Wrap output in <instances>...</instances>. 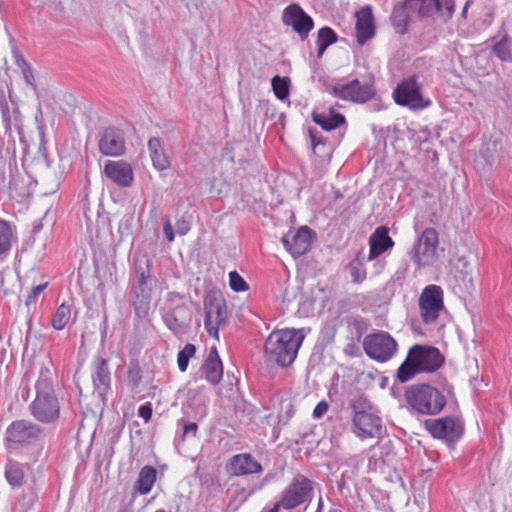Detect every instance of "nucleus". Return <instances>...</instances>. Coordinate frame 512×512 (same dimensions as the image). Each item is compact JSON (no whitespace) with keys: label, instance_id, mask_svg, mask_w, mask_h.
<instances>
[{"label":"nucleus","instance_id":"57","mask_svg":"<svg viewBox=\"0 0 512 512\" xmlns=\"http://www.w3.org/2000/svg\"><path fill=\"white\" fill-rule=\"evenodd\" d=\"M40 135H41V137H43V136H44V132H43V130H42V129H40Z\"/></svg>","mask_w":512,"mask_h":512},{"label":"nucleus","instance_id":"28","mask_svg":"<svg viewBox=\"0 0 512 512\" xmlns=\"http://www.w3.org/2000/svg\"><path fill=\"white\" fill-rule=\"evenodd\" d=\"M406 5L420 17H429L441 10L440 0H406Z\"/></svg>","mask_w":512,"mask_h":512},{"label":"nucleus","instance_id":"17","mask_svg":"<svg viewBox=\"0 0 512 512\" xmlns=\"http://www.w3.org/2000/svg\"><path fill=\"white\" fill-rule=\"evenodd\" d=\"M103 172L111 182L121 188H128L134 182L133 168L123 160H109L105 164Z\"/></svg>","mask_w":512,"mask_h":512},{"label":"nucleus","instance_id":"6","mask_svg":"<svg viewBox=\"0 0 512 512\" xmlns=\"http://www.w3.org/2000/svg\"><path fill=\"white\" fill-rule=\"evenodd\" d=\"M396 104L410 110H421L431 105V100L423 95L422 85L416 76L403 79L393 91Z\"/></svg>","mask_w":512,"mask_h":512},{"label":"nucleus","instance_id":"48","mask_svg":"<svg viewBox=\"0 0 512 512\" xmlns=\"http://www.w3.org/2000/svg\"><path fill=\"white\" fill-rule=\"evenodd\" d=\"M309 134H310L313 149H315L319 144L322 143V141H321L320 137L317 136V132L310 130Z\"/></svg>","mask_w":512,"mask_h":512},{"label":"nucleus","instance_id":"19","mask_svg":"<svg viewBox=\"0 0 512 512\" xmlns=\"http://www.w3.org/2000/svg\"><path fill=\"white\" fill-rule=\"evenodd\" d=\"M282 243L293 257H299L305 254L311 245V230L307 226H303L296 232L283 236Z\"/></svg>","mask_w":512,"mask_h":512},{"label":"nucleus","instance_id":"44","mask_svg":"<svg viewBox=\"0 0 512 512\" xmlns=\"http://www.w3.org/2000/svg\"><path fill=\"white\" fill-rule=\"evenodd\" d=\"M329 409V404L327 401H320L313 410V417L315 419H320Z\"/></svg>","mask_w":512,"mask_h":512},{"label":"nucleus","instance_id":"2","mask_svg":"<svg viewBox=\"0 0 512 512\" xmlns=\"http://www.w3.org/2000/svg\"><path fill=\"white\" fill-rule=\"evenodd\" d=\"M304 337L302 330L295 328L273 331L264 345L266 361L281 367L289 366L296 359Z\"/></svg>","mask_w":512,"mask_h":512},{"label":"nucleus","instance_id":"46","mask_svg":"<svg viewBox=\"0 0 512 512\" xmlns=\"http://www.w3.org/2000/svg\"><path fill=\"white\" fill-rule=\"evenodd\" d=\"M148 149H149L150 155L156 151L161 150L162 147H161L160 138H157V137L150 138L148 141Z\"/></svg>","mask_w":512,"mask_h":512},{"label":"nucleus","instance_id":"12","mask_svg":"<svg viewBox=\"0 0 512 512\" xmlns=\"http://www.w3.org/2000/svg\"><path fill=\"white\" fill-rule=\"evenodd\" d=\"M281 20L283 25L292 30L304 41L314 28V20L298 3H291L284 8Z\"/></svg>","mask_w":512,"mask_h":512},{"label":"nucleus","instance_id":"34","mask_svg":"<svg viewBox=\"0 0 512 512\" xmlns=\"http://www.w3.org/2000/svg\"><path fill=\"white\" fill-rule=\"evenodd\" d=\"M271 84L274 94L279 100H285L289 96L290 79L288 77L276 75L272 78Z\"/></svg>","mask_w":512,"mask_h":512},{"label":"nucleus","instance_id":"51","mask_svg":"<svg viewBox=\"0 0 512 512\" xmlns=\"http://www.w3.org/2000/svg\"><path fill=\"white\" fill-rule=\"evenodd\" d=\"M281 507L283 508V504H281L280 500L274 505V507L269 512H278Z\"/></svg>","mask_w":512,"mask_h":512},{"label":"nucleus","instance_id":"14","mask_svg":"<svg viewBox=\"0 0 512 512\" xmlns=\"http://www.w3.org/2000/svg\"><path fill=\"white\" fill-rule=\"evenodd\" d=\"M420 314L426 324H431L439 317L444 308L443 290L437 285L426 286L419 297Z\"/></svg>","mask_w":512,"mask_h":512},{"label":"nucleus","instance_id":"8","mask_svg":"<svg viewBox=\"0 0 512 512\" xmlns=\"http://www.w3.org/2000/svg\"><path fill=\"white\" fill-rule=\"evenodd\" d=\"M313 495V482L302 474H297L283 491L281 504L286 510L293 509L311 500Z\"/></svg>","mask_w":512,"mask_h":512},{"label":"nucleus","instance_id":"20","mask_svg":"<svg viewBox=\"0 0 512 512\" xmlns=\"http://www.w3.org/2000/svg\"><path fill=\"white\" fill-rule=\"evenodd\" d=\"M92 381L94 391L104 400L110 389L111 375L108 362L101 356L94 358L92 363Z\"/></svg>","mask_w":512,"mask_h":512},{"label":"nucleus","instance_id":"7","mask_svg":"<svg viewBox=\"0 0 512 512\" xmlns=\"http://www.w3.org/2000/svg\"><path fill=\"white\" fill-rule=\"evenodd\" d=\"M363 348L370 359L384 363L394 357L398 345L389 333L380 331L366 335L363 340Z\"/></svg>","mask_w":512,"mask_h":512},{"label":"nucleus","instance_id":"40","mask_svg":"<svg viewBox=\"0 0 512 512\" xmlns=\"http://www.w3.org/2000/svg\"><path fill=\"white\" fill-rule=\"evenodd\" d=\"M494 54L502 61L512 60V53L506 42H498L493 47Z\"/></svg>","mask_w":512,"mask_h":512},{"label":"nucleus","instance_id":"32","mask_svg":"<svg viewBox=\"0 0 512 512\" xmlns=\"http://www.w3.org/2000/svg\"><path fill=\"white\" fill-rule=\"evenodd\" d=\"M14 234L9 222L0 219V257L7 256L12 248Z\"/></svg>","mask_w":512,"mask_h":512},{"label":"nucleus","instance_id":"47","mask_svg":"<svg viewBox=\"0 0 512 512\" xmlns=\"http://www.w3.org/2000/svg\"><path fill=\"white\" fill-rule=\"evenodd\" d=\"M164 234L169 242L174 240V231L171 223L166 221L163 227Z\"/></svg>","mask_w":512,"mask_h":512},{"label":"nucleus","instance_id":"1","mask_svg":"<svg viewBox=\"0 0 512 512\" xmlns=\"http://www.w3.org/2000/svg\"><path fill=\"white\" fill-rule=\"evenodd\" d=\"M54 376L48 366H41L35 383L36 397L29 409L31 415L39 422L50 424L60 417V402L55 394Z\"/></svg>","mask_w":512,"mask_h":512},{"label":"nucleus","instance_id":"55","mask_svg":"<svg viewBox=\"0 0 512 512\" xmlns=\"http://www.w3.org/2000/svg\"><path fill=\"white\" fill-rule=\"evenodd\" d=\"M468 4H469V2L466 3V5H465V7L463 9V12H462L463 15H465V13L467 12Z\"/></svg>","mask_w":512,"mask_h":512},{"label":"nucleus","instance_id":"11","mask_svg":"<svg viewBox=\"0 0 512 512\" xmlns=\"http://www.w3.org/2000/svg\"><path fill=\"white\" fill-rule=\"evenodd\" d=\"M42 438V428L28 420L13 421L6 429V440L10 445H29Z\"/></svg>","mask_w":512,"mask_h":512},{"label":"nucleus","instance_id":"27","mask_svg":"<svg viewBox=\"0 0 512 512\" xmlns=\"http://www.w3.org/2000/svg\"><path fill=\"white\" fill-rule=\"evenodd\" d=\"M4 476L13 489L20 488L25 482L24 464L9 459L5 464Z\"/></svg>","mask_w":512,"mask_h":512},{"label":"nucleus","instance_id":"18","mask_svg":"<svg viewBox=\"0 0 512 512\" xmlns=\"http://www.w3.org/2000/svg\"><path fill=\"white\" fill-rule=\"evenodd\" d=\"M227 470L232 476L239 477L260 474L263 467L250 453H239L230 458Z\"/></svg>","mask_w":512,"mask_h":512},{"label":"nucleus","instance_id":"49","mask_svg":"<svg viewBox=\"0 0 512 512\" xmlns=\"http://www.w3.org/2000/svg\"><path fill=\"white\" fill-rule=\"evenodd\" d=\"M322 508H323V500H322V498H320L315 512H322ZM328 512H343V511L340 508H331Z\"/></svg>","mask_w":512,"mask_h":512},{"label":"nucleus","instance_id":"50","mask_svg":"<svg viewBox=\"0 0 512 512\" xmlns=\"http://www.w3.org/2000/svg\"><path fill=\"white\" fill-rule=\"evenodd\" d=\"M316 45H317V58H321L323 56L325 50L328 48V46L321 44V43H316Z\"/></svg>","mask_w":512,"mask_h":512},{"label":"nucleus","instance_id":"16","mask_svg":"<svg viewBox=\"0 0 512 512\" xmlns=\"http://www.w3.org/2000/svg\"><path fill=\"white\" fill-rule=\"evenodd\" d=\"M204 326L209 336L218 339L219 329L226 322L227 310L224 300L210 299L205 302Z\"/></svg>","mask_w":512,"mask_h":512},{"label":"nucleus","instance_id":"23","mask_svg":"<svg viewBox=\"0 0 512 512\" xmlns=\"http://www.w3.org/2000/svg\"><path fill=\"white\" fill-rule=\"evenodd\" d=\"M356 38L360 45L365 44L375 34L374 17L372 7L367 5L355 13Z\"/></svg>","mask_w":512,"mask_h":512},{"label":"nucleus","instance_id":"22","mask_svg":"<svg viewBox=\"0 0 512 512\" xmlns=\"http://www.w3.org/2000/svg\"><path fill=\"white\" fill-rule=\"evenodd\" d=\"M98 147L105 156L117 157L124 153L125 142L122 133L115 128H108L101 136Z\"/></svg>","mask_w":512,"mask_h":512},{"label":"nucleus","instance_id":"35","mask_svg":"<svg viewBox=\"0 0 512 512\" xmlns=\"http://www.w3.org/2000/svg\"><path fill=\"white\" fill-rule=\"evenodd\" d=\"M71 318V309L65 303H62L56 310L52 318V326L56 330H62Z\"/></svg>","mask_w":512,"mask_h":512},{"label":"nucleus","instance_id":"15","mask_svg":"<svg viewBox=\"0 0 512 512\" xmlns=\"http://www.w3.org/2000/svg\"><path fill=\"white\" fill-rule=\"evenodd\" d=\"M151 283L149 270L137 269V284L133 287L134 311L139 318H144L149 311L151 301Z\"/></svg>","mask_w":512,"mask_h":512},{"label":"nucleus","instance_id":"4","mask_svg":"<svg viewBox=\"0 0 512 512\" xmlns=\"http://www.w3.org/2000/svg\"><path fill=\"white\" fill-rule=\"evenodd\" d=\"M352 431L360 439L379 438L383 431L379 411L366 398L360 397L351 404Z\"/></svg>","mask_w":512,"mask_h":512},{"label":"nucleus","instance_id":"45","mask_svg":"<svg viewBox=\"0 0 512 512\" xmlns=\"http://www.w3.org/2000/svg\"><path fill=\"white\" fill-rule=\"evenodd\" d=\"M198 430V426L196 423H185L183 425V438L186 436L195 437Z\"/></svg>","mask_w":512,"mask_h":512},{"label":"nucleus","instance_id":"52","mask_svg":"<svg viewBox=\"0 0 512 512\" xmlns=\"http://www.w3.org/2000/svg\"><path fill=\"white\" fill-rule=\"evenodd\" d=\"M189 230V227L188 226H183L181 228H178V233L181 234V235H185Z\"/></svg>","mask_w":512,"mask_h":512},{"label":"nucleus","instance_id":"39","mask_svg":"<svg viewBox=\"0 0 512 512\" xmlns=\"http://www.w3.org/2000/svg\"><path fill=\"white\" fill-rule=\"evenodd\" d=\"M154 168L159 171L167 170L170 167V160L163 149L150 155Z\"/></svg>","mask_w":512,"mask_h":512},{"label":"nucleus","instance_id":"3","mask_svg":"<svg viewBox=\"0 0 512 512\" xmlns=\"http://www.w3.org/2000/svg\"><path fill=\"white\" fill-rule=\"evenodd\" d=\"M443 362L444 357L439 349L416 344L409 349L406 359L398 368L397 379L401 383L408 382L418 373L435 372Z\"/></svg>","mask_w":512,"mask_h":512},{"label":"nucleus","instance_id":"33","mask_svg":"<svg viewBox=\"0 0 512 512\" xmlns=\"http://www.w3.org/2000/svg\"><path fill=\"white\" fill-rule=\"evenodd\" d=\"M15 58L16 65L21 70L25 83L29 85L35 93H37L38 87L36 85L31 66L22 55H16Z\"/></svg>","mask_w":512,"mask_h":512},{"label":"nucleus","instance_id":"24","mask_svg":"<svg viewBox=\"0 0 512 512\" xmlns=\"http://www.w3.org/2000/svg\"><path fill=\"white\" fill-rule=\"evenodd\" d=\"M369 246L368 260H373L392 248L394 241L389 236L388 229L382 226L378 227L370 236Z\"/></svg>","mask_w":512,"mask_h":512},{"label":"nucleus","instance_id":"42","mask_svg":"<svg viewBox=\"0 0 512 512\" xmlns=\"http://www.w3.org/2000/svg\"><path fill=\"white\" fill-rule=\"evenodd\" d=\"M129 382L133 386H137L141 380L140 368L137 364L130 365L127 373Z\"/></svg>","mask_w":512,"mask_h":512},{"label":"nucleus","instance_id":"26","mask_svg":"<svg viewBox=\"0 0 512 512\" xmlns=\"http://www.w3.org/2000/svg\"><path fill=\"white\" fill-rule=\"evenodd\" d=\"M203 372L206 380L211 384H217L222 379L223 366L216 348H212L210 350L209 355L203 364Z\"/></svg>","mask_w":512,"mask_h":512},{"label":"nucleus","instance_id":"38","mask_svg":"<svg viewBox=\"0 0 512 512\" xmlns=\"http://www.w3.org/2000/svg\"><path fill=\"white\" fill-rule=\"evenodd\" d=\"M229 285L235 292H245L249 289L247 282L235 270L229 272Z\"/></svg>","mask_w":512,"mask_h":512},{"label":"nucleus","instance_id":"43","mask_svg":"<svg viewBox=\"0 0 512 512\" xmlns=\"http://www.w3.org/2000/svg\"><path fill=\"white\" fill-rule=\"evenodd\" d=\"M152 405L147 402L138 408V416L141 417L146 423L151 420L152 417Z\"/></svg>","mask_w":512,"mask_h":512},{"label":"nucleus","instance_id":"36","mask_svg":"<svg viewBox=\"0 0 512 512\" xmlns=\"http://www.w3.org/2000/svg\"><path fill=\"white\" fill-rule=\"evenodd\" d=\"M196 348L193 344H186L177 355V365L181 372H185L188 367L189 359L194 356Z\"/></svg>","mask_w":512,"mask_h":512},{"label":"nucleus","instance_id":"53","mask_svg":"<svg viewBox=\"0 0 512 512\" xmlns=\"http://www.w3.org/2000/svg\"><path fill=\"white\" fill-rule=\"evenodd\" d=\"M120 512H134L132 507H125Z\"/></svg>","mask_w":512,"mask_h":512},{"label":"nucleus","instance_id":"41","mask_svg":"<svg viewBox=\"0 0 512 512\" xmlns=\"http://www.w3.org/2000/svg\"><path fill=\"white\" fill-rule=\"evenodd\" d=\"M48 283L45 282L43 284H39L37 286H34L31 291L28 294V297L26 299V305L29 306L32 303L36 302L37 297L46 289Z\"/></svg>","mask_w":512,"mask_h":512},{"label":"nucleus","instance_id":"29","mask_svg":"<svg viewBox=\"0 0 512 512\" xmlns=\"http://www.w3.org/2000/svg\"><path fill=\"white\" fill-rule=\"evenodd\" d=\"M313 121L326 131L338 128L345 122L342 114L330 110L328 113H313Z\"/></svg>","mask_w":512,"mask_h":512},{"label":"nucleus","instance_id":"21","mask_svg":"<svg viewBox=\"0 0 512 512\" xmlns=\"http://www.w3.org/2000/svg\"><path fill=\"white\" fill-rule=\"evenodd\" d=\"M163 320L175 335H182L190 324L191 314L187 306L177 305L164 313Z\"/></svg>","mask_w":512,"mask_h":512},{"label":"nucleus","instance_id":"9","mask_svg":"<svg viewBox=\"0 0 512 512\" xmlns=\"http://www.w3.org/2000/svg\"><path fill=\"white\" fill-rule=\"evenodd\" d=\"M424 426L433 438L443 440L446 443H454L459 440L464 429L463 422L453 416L427 419Z\"/></svg>","mask_w":512,"mask_h":512},{"label":"nucleus","instance_id":"54","mask_svg":"<svg viewBox=\"0 0 512 512\" xmlns=\"http://www.w3.org/2000/svg\"><path fill=\"white\" fill-rule=\"evenodd\" d=\"M445 5L447 6V8H450V6L452 5V0H445Z\"/></svg>","mask_w":512,"mask_h":512},{"label":"nucleus","instance_id":"10","mask_svg":"<svg viewBox=\"0 0 512 512\" xmlns=\"http://www.w3.org/2000/svg\"><path fill=\"white\" fill-rule=\"evenodd\" d=\"M329 92L336 98L355 103H365L376 94L373 84H362L358 79L347 83H336L329 88Z\"/></svg>","mask_w":512,"mask_h":512},{"label":"nucleus","instance_id":"25","mask_svg":"<svg viewBox=\"0 0 512 512\" xmlns=\"http://www.w3.org/2000/svg\"><path fill=\"white\" fill-rule=\"evenodd\" d=\"M417 15L406 5V0L394 6L390 21L395 31L398 34H405L407 32L408 23L413 17Z\"/></svg>","mask_w":512,"mask_h":512},{"label":"nucleus","instance_id":"31","mask_svg":"<svg viewBox=\"0 0 512 512\" xmlns=\"http://www.w3.org/2000/svg\"><path fill=\"white\" fill-rule=\"evenodd\" d=\"M347 268L353 283L360 284L366 279L365 257L361 253L356 255Z\"/></svg>","mask_w":512,"mask_h":512},{"label":"nucleus","instance_id":"5","mask_svg":"<svg viewBox=\"0 0 512 512\" xmlns=\"http://www.w3.org/2000/svg\"><path fill=\"white\" fill-rule=\"evenodd\" d=\"M404 396L409 407L423 415H436L446 405L445 396L428 384L412 385L407 388Z\"/></svg>","mask_w":512,"mask_h":512},{"label":"nucleus","instance_id":"30","mask_svg":"<svg viewBox=\"0 0 512 512\" xmlns=\"http://www.w3.org/2000/svg\"><path fill=\"white\" fill-rule=\"evenodd\" d=\"M156 469L152 466H144L140 472L136 482L137 490L140 494H147L151 491L156 481Z\"/></svg>","mask_w":512,"mask_h":512},{"label":"nucleus","instance_id":"56","mask_svg":"<svg viewBox=\"0 0 512 512\" xmlns=\"http://www.w3.org/2000/svg\"><path fill=\"white\" fill-rule=\"evenodd\" d=\"M155 512H166L164 509H158Z\"/></svg>","mask_w":512,"mask_h":512},{"label":"nucleus","instance_id":"37","mask_svg":"<svg viewBox=\"0 0 512 512\" xmlns=\"http://www.w3.org/2000/svg\"><path fill=\"white\" fill-rule=\"evenodd\" d=\"M337 39L338 36L335 31L328 26H324L318 30L316 43H321L329 47L336 43Z\"/></svg>","mask_w":512,"mask_h":512},{"label":"nucleus","instance_id":"13","mask_svg":"<svg viewBox=\"0 0 512 512\" xmlns=\"http://www.w3.org/2000/svg\"><path fill=\"white\" fill-rule=\"evenodd\" d=\"M438 233L433 228L425 229L411 251V259L417 266L432 265L437 258Z\"/></svg>","mask_w":512,"mask_h":512}]
</instances>
